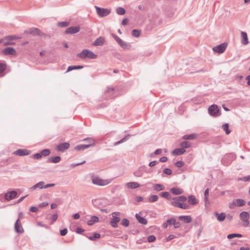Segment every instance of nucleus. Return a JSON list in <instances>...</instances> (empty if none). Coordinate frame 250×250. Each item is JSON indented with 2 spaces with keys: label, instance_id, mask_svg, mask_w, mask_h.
I'll use <instances>...</instances> for the list:
<instances>
[{
  "label": "nucleus",
  "instance_id": "f257e3e1",
  "mask_svg": "<svg viewBox=\"0 0 250 250\" xmlns=\"http://www.w3.org/2000/svg\"><path fill=\"white\" fill-rule=\"evenodd\" d=\"M172 199L174 200L171 202V205L172 206L184 209L189 208V206L187 204L182 203H184L187 201V198L186 196H180L175 197L173 198Z\"/></svg>",
  "mask_w": 250,
  "mask_h": 250
},
{
  "label": "nucleus",
  "instance_id": "f03ea898",
  "mask_svg": "<svg viewBox=\"0 0 250 250\" xmlns=\"http://www.w3.org/2000/svg\"><path fill=\"white\" fill-rule=\"evenodd\" d=\"M77 56L83 59L86 58L94 59L97 58L96 54L88 49L83 50L81 53H78Z\"/></svg>",
  "mask_w": 250,
  "mask_h": 250
},
{
  "label": "nucleus",
  "instance_id": "7ed1b4c3",
  "mask_svg": "<svg viewBox=\"0 0 250 250\" xmlns=\"http://www.w3.org/2000/svg\"><path fill=\"white\" fill-rule=\"evenodd\" d=\"M111 182L109 179H102L98 177H94L92 178V183L94 185L99 186H104L107 185Z\"/></svg>",
  "mask_w": 250,
  "mask_h": 250
},
{
  "label": "nucleus",
  "instance_id": "20e7f679",
  "mask_svg": "<svg viewBox=\"0 0 250 250\" xmlns=\"http://www.w3.org/2000/svg\"><path fill=\"white\" fill-rule=\"evenodd\" d=\"M208 111L209 114L214 117H218L221 115V111L216 104L210 105L208 108Z\"/></svg>",
  "mask_w": 250,
  "mask_h": 250
},
{
  "label": "nucleus",
  "instance_id": "39448f33",
  "mask_svg": "<svg viewBox=\"0 0 250 250\" xmlns=\"http://www.w3.org/2000/svg\"><path fill=\"white\" fill-rule=\"evenodd\" d=\"M96 12L98 15L100 17H104L107 16L110 13V10L108 9L98 7L97 6H95Z\"/></svg>",
  "mask_w": 250,
  "mask_h": 250
},
{
  "label": "nucleus",
  "instance_id": "423d86ee",
  "mask_svg": "<svg viewBox=\"0 0 250 250\" xmlns=\"http://www.w3.org/2000/svg\"><path fill=\"white\" fill-rule=\"evenodd\" d=\"M245 205V201L241 199L233 200L229 204V208L230 209L234 208L235 207H242Z\"/></svg>",
  "mask_w": 250,
  "mask_h": 250
},
{
  "label": "nucleus",
  "instance_id": "0eeeda50",
  "mask_svg": "<svg viewBox=\"0 0 250 250\" xmlns=\"http://www.w3.org/2000/svg\"><path fill=\"white\" fill-rule=\"evenodd\" d=\"M120 213L119 212H114L112 214V219L110 221V224L113 228H117L118 227L117 223L120 221V218L117 216L119 215Z\"/></svg>",
  "mask_w": 250,
  "mask_h": 250
},
{
  "label": "nucleus",
  "instance_id": "6e6552de",
  "mask_svg": "<svg viewBox=\"0 0 250 250\" xmlns=\"http://www.w3.org/2000/svg\"><path fill=\"white\" fill-rule=\"evenodd\" d=\"M227 46V44L226 43H223L220 45L216 46L213 48V51L221 54L223 53Z\"/></svg>",
  "mask_w": 250,
  "mask_h": 250
},
{
  "label": "nucleus",
  "instance_id": "1a4fd4ad",
  "mask_svg": "<svg viewBox=\"0 0 250 250\" xmlns=\"http://www.w3.org/2000/svg\"><path fill=\"white\" fill-rule=\"evenodd\" d=\"M13 154L20 156H26L30 154V151L26 149H19L13 152Z\"/></svg>",
  "mask_w": 250,
  "mask_h": 250
},
{
  "label": "nucleus",
  "instance_id": "9d476101",
  "mask_svg": "<svg viewBox=\"0 0 250 250\" xmlns=\"http://www.w3.org/2000/svg\"><path fill=\"white\" fill-rule=\"evenodd\" d=\"M2 53L5 55H16L17 52L15 49L12 47H8L4 48L2 51Z\"/></svg>",
  "mask_w": 250,
  "mask_h": 250
},
{
  "label": "nucleus",
  "instance_id": "9b49d317",
  "mask_svg": "<svg viewBox=\"0 0 250 250\" xmlns=\"http://www.w3.org/2000/svg\"><path fill=\"white\" fill-rule=\"evenodd\" d=\"M25 34H32L33 35L41 36L40 30L37 28H31L24 31Z\"/></svg>",
  "mask_w": 250,
  "mask_h": 250
},
{
  "label": "nucleus",
  "instance_id": "f8f14e48",
  "mask_svg": "<svg viewBox=\"0 0 250 250\" xmlns=\"http://www.w3.org/2000/svg\"><path fill=\"white\" fill-rule=\"evenodd\" d=\"M15 230L19 233L23 232L24 230L22 228L21 222L20 220V218H18L15 224Z\"/></svg>",
  "mask_w": 250,
  "mask_h": 250
},
{
  "label": "nucleus",
  "instance_id": "ddd939ff",
  "mask_svg": "<svg viewBox=\"0 0 250 250\" xmlns=\"http://www.w3.org/2000/svg\"><path fill=\"white\" fill-rule=\"evenodd\" d=\"M18 194L16 191H11L7 192L5 194V199L7 201L11 200L15 198Z\"/></svg>",
  "mask_w": 250,
  "mask_h": 250
},
{
  "label": "nucleus",
  "instance_id": "4468645a",
  "mask_svg": "<svg viewBox=\"0 0 250 250\" xmlns=\"http://www.w3.org/2000/svg\"><path fill=\"white\" fill-rule=\"evenodd\" d=\"M80 27L77 26H71L67 28L65 31V33L67 34H75L80 31Z\"/></svg>",
  "mask_w": 250,
  "mask_h": 250
},
{
  "label": "nucleus",
  "instance_id": "2eb2a0df",
  "mask_svg": "<svg viewBox=\"0 0 250 250\" xmlns=\"http://www.w3.org/2000/svg\"><path fill=\"white\" fill-rule=\"evenodd\" d=\"M70 146L68 143H63L59 145L57 147V150L61 152H63L66 149H68Z\"/></svg>",
  "mask_w": 250,
  "mask_h": 250
},
{
  "label": "nucleus",
  "instance_id": "dca6fc26",
  "mask_svg": "<svg viewBox=\"0 0 250 250\" xmlns=\"http://www.w3.org/2000/svg\"><path fill=\"white\" fill-rule=\"evenodd\" d=\"M114 91L113 87L108 88L104 92L105 98L107 99H112L113 98V94Z\"/></svg>",
  "mask_w": 250,
  "mask_h": 250
},
{
  "label": "nucleus",
  "instance_id": "f3484780",
  "mask_svg": "<svg viewBox=\"0 0 250 250\" xmlns=\"http://www.w3.org/2000/svg\"><path fill=\"white\" fill-rule=\"evenodd\" d=\"M105 42V39L103 37H100L97 38L93 43L92 45L94 46H101L104 44Z\"/></svg>",
  "mask_w": 250,
  "mask_h": 250
},
{
  "label": "nucleus",
  "instance_id": "a211bd4d",
  "mask_svg": "<svg viewBox=\"0 0 250 250\" xmlns=\"http://www.w3.org/2000/svg\"><path fill=\"white\" fill-rule=\"evenodd\" d=\"M169 190L171 193L175 195L181 194L184 192L183 189L179 188H171Z\"/></svg>",
  "mask_w": 250,
  "mask_h": 250
},
{
  "label": "nucleus",
  "instance_id": "6ab92c4d",
  "mask_svg": "<svg viewBox=\"0 0 250 250\" xmlns=\"http://www.w3.org/2000/svg\"><path fill=\"white\" fill-rule=\"evenodd\" d=\"M43 185L44 182L40 181L39 183H37L32 187H31L29 190L31 191H33L35 190L36 188H39V189H43Z\"/></svg>",
  "mask_w": 250,
  "mask_h": 250
},
{
  "label": "nucleus",
  "instance_id": "aec40b11",
  "mask_svg": "<svg viewBox=\"0 0 250 250\" xmlns=\"http://www.w3.org/2000/svg\"><path fill=\"white\" fill-rule=\"evenodd\" d=\"M125 186L129 188L134 189L140 187V185L137 182H131L127 183Z\"/></svg>",
  "mask_w": 250,
  "mask_h": 250
},
{
  "label": "nucleus",
  "instance_id": "412c9836",
  "mask_svg": "<svg viewBox=\"0 0 250 250\" xmlns=\"http://www.w3.org/2000/svg\"><path fill=\"white\" fill-rule=\"evenodd\" d=\"M214 215L217 217V219L219 222L223 221L226 216V214L224 212L219 213L218 212H214Z\"/></svg>",
  "mask_w": 250,
  "mask_h": 250
},
{
  "label": "nucleus",
  "instance_id": "4be33fe9",
  "mask_svg": "<svg viewBox=\"0 0 250 250\" xmlns=\"http://www.w3.org/2000/svg\"><path fill=\"white\" fill-rule=\"evenodd\" d=\"M91 146H92V144L79 145H77V146H76L75 147V149L76 150L81 151V150L88 148Z\"/></svg>",
  "mask_w": 250,
  "mask_h": 250
},
{
  "label": "nucleus",
  "instance_id": "5701e85b",
  "mask_svg": "<svg viewBox=\"0 0 250 250\" xmlns=\"http://www.w3.org/2000/svg\"><path fill=\"white\" fill-rule=\"evenodd\" d=\"M178 219L186 223H189L192 221L191 217L190 216L181 215L178 217Z\"/></svg>",
  "mask_w": 250,
  "mask_h": 250
},
{
  "label": "nucleus",
  "instance_id": "b1692460",
  "mask_svg": "<svg viewBox=\"0 0 250 250\" xmlns=\"http://www.w3.org/2000/svg\"><path fill=\"white\" fill-rule=\"evenodd\" d=\"M153 188L154 190L158 192L164 190L165 187L163 184H156L153 185Z\"/></svg>",
  "mask_w": 250,
  "mask_h": 250
},
{
  "label": "nucleus",
  "instance_id": "393cba45",
  "mask_svg": "<svg viewBox=\"0 0 250 250\" xmlns=\"http://www.w3.org/2000/svg\"><path fill=\"white\" fill-rule=\"evenodd\" d=\"M136 218L137 219V221L140 223V224H142L143 225H146L147 223V221L146 219L145 218L141 217L139 214H136L135 215Z\"/></svg>",
  "mask_w": 250,
  "mask_h": 250
},
{
  "label": "nucleus",
  "instance_id": "a878e982",
  "mask_svg": "<svg viewBox=\"0 0 250 250\" xmlns=\"http://www.w3.org/2000/svg\"><path fill=\"white\" fill-rule=\"evenodd\" d=\"M243 40L241 41V43L244 45H246L248 43V39L247 34L244 31H242L241 33Z\"/></svg>",
  "mask_w": 250,
  "mask_h": 250
},
{
  "label": "nucleus",
  "instance_id": "bb28decb",
  "mask_svg": "<svg viewBox=\"0 0 250 250\" xmlns=\"http://www.w3.org/2000/svg\"><path fill=\"white\" fill-rule=\"evenodd\" d=\"M188 202L191 205H195L197 203V199L193 195H189L188 198Z\"/></svg>",
  "mask_w": 250,
  "mask_h": 250
},
{
  "label": "nucleus",
  "instance_id": "cd10ccee",
  "mask_svg": "<svg viewBox=\"0 0 250 250\" xmlns=\"http://www.w3.org/2000/svg\"><path fill=\"white\" fill-rule=\"evenodd\" d=\"M186 150L182 147L175 149L172 153L175 155H180L184 154Z\"/></svg>",
  "mask_w": 250,
  "mask_h": 250
},
{
  "label": "nucleus",
  "instance_id": "c85d7f7f",
  "mask_svg": "<svg viewBox=\"0 0 250 250\" xmlns=\"http://www.w3.org/2000/svg\"><path fill=\"white\" fill-rule=\"evenodd\" d=\"M119 45L125 50H128L131 48V45L129 43L124 42L123 40Z\"/></svg>",
  "mask_w": 250,
  "mask_h": 250
},
{
  "label": "nucleus",
  "instance_id": "c756f323",
  "mask_svg": "<svg viewBox=\"0 0 250 250\" xmlns=\"http://www.w3.org/2000/svg\"><path fill=\"white\" fill-rule=\"evenodd\" d=\"M99 221V219L97 216H91V218L90 220L87 221V224L89 226H91L93 225L95 223H97Z\"/></svg>",
  "mask_w": 250,
  "mask_h": 250
},
{
  "label": "nucleus",
  "instance_id": "7c9ffc66",
  "mask_svg": "<svg viewBox=\"0 0 250 250\" xmlns=\"http://www.w3.org/2000/svg\"><path fill=\"white\" fill-rule=\"evenodd\" d=\"M197 137V135L196 134H192L190 135H185L183 136L182 138L185 140H191L194 139Z\"/></svg>",
  "mask_w": 250,
  "mask_h": 250
},
{
  "label": "nucleus",
  "instance_id": "2f4dec72",
  "mask_svg": "<svg viewBox=\"0 0 250 250\" xmlns=\"http://www.w3.org/2000/svg\"><path fill=\"white\" fill-rule=\"evenodd\" d=\"M240 217L241 220L248 219L250 217L249 213L247 211H243L240 214Z\"/></svg>",
  "mask_w": 250,
  "mask_h": 250
},
{
  "label": "nucleus",
  "instance_id": "473e14b6",
  "mask_svg": "<svg viewBox=\"0 0 250 250\" xmlns=\"http://www.w3.org/2000/svg\"><path fill=\"white\" fill-rule=\"evenodd\" d=\"M191 144L190 142H187V141L182 142L180 144L181 146L185 149V148H188L190 147L191 146Z\"/></svg>",
  "mask_w": 250,
  "mask_h": 250
},
{
  "label": "nucleus",
  "instance_id": "72a5a7b5",
  "mask_svg": "<svg viewBox=\"0 0 250 250\" xmlns=\"http://www.w3.org/2000/svg\"><path fill=\"white\" fill-rule=\"evenodd\" d=\"M130 137V135L128 134L127 135H126L124 138H123L122 139L120 140V141H118V142H116L114 143V146H117L122 143H124L126 141H127L128 139H129V137Z\"/></svg>",
  "mask_w": 250,
  "mask_h": 250
},
{
  "label": "nucleus",
  "instance_id": "f704fd0d",
  "mask_svg": "<svg viewBox=\"0 0 250 250\" xmlns=\"http://www.w3.org/2000/svg\"><path fill=\"white\" fill-rule=\"evenodd\" d=\"M61 157L57 156L50 158L49 161L50 162L53 163H57L61 161Z\"/></svg>",
  "mask_w": 250,
  "mask_h": 250
},
{
  "label": "nucleus",
  "instance_id": "c9c22d12",
  "mask_svg": "<svg viewBox=\"0 0 250 250\" xmlns=\"http://www.w3.org/2000/svg\"><path fill=\"white\" fill-rule=\"evenodd\" d=\"M242 235L239 233H231L228 235L227 238L229 239H231L235 237H242Z\"/></svg>",
  "mask_w": 250,
  "mask_h": 250
},
{
  "label": "nucleus",
  "instance_id": "e433bc0d",
  "mask_svg": "<svg viewBox=\"0 0 250 250\" xmlns=\"http://www.w3.org/2000/svg\"><path fill=\"white\" fill-rule=\"evenodd\" d=\"M160 195L163 198H167V199H170L171 197L169 196V193L167 191L161 192Z\"/></svg>",
  "mask_w": 250,
  "mask_h": 250
},
{
  "label": "nucleus",
  "instance_id": "4c0bfd02",
  "mask_svg": "<svg viewBox=\"0 0 250 250\" xmlns=\"http://www.w3.org/2000/svg\"><path fill=\"white\" fill-rule=\"evenodd\" d=\"M229 125L228 124H225L222 126V129L225 131L226 134H229L230 133V130L229 129Z\"/></svg>",
  "mask_w": 250,
  "mask_h": 250
},
{
  "label": "nucleus",
  "instance_id": "58836bf2",
  "mask_svg": "<svg viewBox=\"0 0 250 250\" xmlns=\"http://www.w3.org/2000/svg\"><path fill=\"white\" fill-rule=\"evenodd\" d=\"M116 12L118 15H123L125 13V10L124 8L119 7L116 9Z\"/></svg>",
  "mask_w": 250,
  "mask_h": 250
},
{
  "label": "nucleus",
  "instance_id": "ea45409f",
  "mask_svg": "<svg viewBox=\"0 0 250 250\" xmlns=\"http://www.w3.org/2000/svg\"><path fill=\"white\" fill-rule=\"evenodd\" d=\"M158 199V196L156 195H153L149 196L148 198V201L150 203L155 202L157 201Z\"/></svg>",
  "mask_w": 250,
  "mask_h": 250
},
{
  "label": "nucleus",
  "instance_id": "a19ab883",
  "mask_svg": "<svg viewBox=\"0 0 250 250\" xmlns=\"http://www.w3.org/2000/svg\"><path fill=\"white\" fill-rule=\"evenodd\" d=\"M172 222H173V218H171L170 219H168L166 223H164L163 224V227L164 229L167 228L168 225H172Z\"/></svg>",
  "mask_w": 250,
  "mask_h": 250
},
{
  "label": "nucleus",
  "instance_id": "79ce46f5",
  "mask_svg": "<svg viewBox=\"0 0 250 250\" xmlns=\"http://www.w3.org/2000/svg\"><path fill=\"white\" fill-rule=\"evenodd\" d=\"M140 33H141V32L139 30L133 29L132 31V36L133 37H136V38L139 37L140 36Z\"/></svg>",
  "mask_w": 250,
  "mask_h": 250
},
{
  "label": "nucleus",
  "instance_id": "37998d69",
  "mask_svg": "<svg viewBox=\"0 0 250 250\" xmlns=\"http://www.w3.org/2000/svg\"><path fill=\"white\" fill-rule=\"evenodd\" d=\"M42 156H47L50 154V150L48 149H44L41 151Z\"/></svg>",
  "mask_w": 250,
  "mask_h": 250
},
{
  "label": "nucleus",
  "instance_id": "c03bdc74",
  "mask_svg": "<svg viewBox=\"0 0 250 250\" xmlns=\"http://www.w3.org/2000/svg\"><path fill=\"white\" fill-rule=\"evenodd\" d=\"M4 39H5V40H6L7 41H11L17 40V39H19V37H18L17 36H15V35H12V36H6L5 37Z\"/></svg>",
  "mask_w": 250,
  "mask_h": 250
},
{
  "label": "nucleus",
  "instance_id": "a18cd8bd",
  "mask_svg": "<svg viewBox=\"0 0 250 250\" xmlns=\"http://www.w3.org/2000/svg\"><path fill=\"white\" fill-rule=\"evenodd\" d=\"M69 22L67 21H62L58 23V26L61 27H65L69 25Z\"/></svg>",
  "mask_w": 250,
  "mask_h": 250
},
{
  "label": "nucleus",
  "instance_id": "49530a36",
  "mask_svg": "<svg viewBox=\"0 0 250 250\" xmlns=\"http://www.w3.org/2000/svg\"><path fill=\"white\" fill-rule=\"evenodd\" d=\"M100 237V234L98 233H95L92 236H89L88 238L91 240H95L96 238Z\"/></svg>",
  "mask_w": 250,
  "mask_h": 250
},
{
  "label": "nucleus",
  "instance_id": "de8ad7c7",
  "mask_svg": "<svg viewBox=\"0 0 250 250\" xmlns=\"http://www.w3.org/2000/svg\"><path fill=\"white\" fill-rule=\"evenodd\" d=\"M121 224L124 227H126L129 225V221L127 219L124 218L122 219Z\"/></svg>",
  "mask_w": 250,
  "mask_h": 250
},
{
  "label": "nucleus",
  "instance_id": "09e8293b",
  "mask_svg": "<svg viewBox=\"0 0 250 250\" xmlns=\"http://www.w3.org/2000/svg\"><path fill=\"white\" fill-rule=\"evenodd\" d=\"M209 193V189L207 188L204 192V201L206 202V203L208 202V195Z\"/></svg>",
  "mask_w": 250,
  "mask_h": 250
},
{
  "label": "nucleus",
  "instance_id": "8fccbe9b",
  "mask_svg": "<svg viewBox=\"0 0 250 250\" xmlns=\"http://www.w3.org/2000/svg\"><path fill=\"white\" fill-rule=\"evenodd\" d=\"M173 222H172V225H173L174 228H179L181 226L180 223L179 222H176V219L174 218H173Z\"/></svg>",
  "mask_w": 250,
  "mask_h": 250
},
{
  "label": "nucleus",
  "instance_id": "3c124183",
  "mask_svg": "<svg viewBox=\"0 0 250 250\" xmlns=\"http://www.w3.org/2000/svg\"><path fill=\"white\" fill-rule=\"evenodd\" d=\"M84 141H86L89 143V144H92V146L95 144V141L92 138H87L83 140Z\"/></svg>",
  "mask_w": 250,
  "mask_h": 250
},
{
  "label": "nucleus",
  "instance_id": "603ef678",
  "mask_svg": "<svg viewBox=\"0 0 250 250\" xmlns=\"http://www.w3.org/2000/svg\"><path fill=\"white\" fill-rule=\"evenodd\" d=\"M112 36L118 44L122 42V40L121 38H120L118 36H117L116 35L113 34L112 35Z\"/></svg>",
  "mask_w": 250,
  "mask_h": 250
},
{
  "label": "nucleus",
  "instance_id": "864d4df0",
  "mask_svg": "<svg viewBox=\"0 0 250 250\" xmlns=\"http://www.w3.org/2000/svg\"><path fill=\"white\" fill-rule=\"evenodd\" d=\"M163 172L167 175H171L172 173V171L170 168H166L163 170Z\"/></svg>",
  "mask_w": 250,
  "mask_h": 250
},
{
  "label": "nucleus",
  "instance_id": "5fc2aeb1",
  "mask_svg": "<svg viewBox=\"0 0 250 250\" xmlns=\"http://www.w3.org/2000/svg\"><path fill=\"white\" fill-rule=\"evenodd\" d=\"M156 239L154 235H149L147 237V240L149 242H152Z\"/></svg>",
  "mask_w": 250,
  "mask_h": 250
},
{
  "label": "nucleus",
  "instance_id": "6e6d98bb",
  "mask_svg": "<svg viewBox=\"0 0 250 250\" xmlns=\"http://www.w3.org/2000/svg\"><path fill=\"white\" fill-rule=\"evenodd\" d=\"M42 154L41 153H36L33 155V158L35 159L39 160L42 158Z\"/></svg>",
  "mask_w": 250,
  "mask_h": 250
},
{
  "label": "nucleus",
  "instance_id": "4d7b16f0",
  "mask_svg": "<svg viewBox=\"0 0 250 250\" xmlns=\"http://www.w3.org/2000/svg\"><path fill=\"white\" fill-rule=\"evenodd\" d=\"M58 217V215L57 214H54L51 217V219L52 220V223H53L55 221H56Z\"/></svg>",
  "mask_w": 250,
  "mask_h": 250
},
{
  "label": "nucleus",
  "instance_id": "13d9d810",
  "mask_svg": "<svg viewBox=\"0 0 250 250\" xmlns=\"http://www.w3.org/2000/svg\"><path fill=\"white\" fill-rule=\"evenodd\" d=\"M242 220V225L244 227H248L249 225V221L248 219H243Z\"/></svg>",
  "mask_w": 250,
  "mask_h": 250
},
{
  "label": "nucleus",
  "instance_id": "bf43d9fd",
  "mask_svg": "<svg viewBox=\"0 0 250 250\" xmlns=\"http://www.w3.org/2000/svg\"><path fill=\"white\" fill-rule=\"evenodd\" d=\"M67 229L66 228L60 230V234L62 236H65L67 234Z\"/></svg>",
  "mask_w": 250,
  "mask_h": 250
},
{
  "label": "nucleus",
  "instance_id": "052dcab7",
  "mask_svg": "<svg viewBox=\"0 0 250 250\" xmlns=\"http://www.w3.org/2000/svg\"><path fill=\"white\" fill-rule=\"evenodd\" d=\"M134 174L136 177H141L142 176L143 172L141 170H137L134 172Z\"/></svg>",
  "mask_w": 250,
  "mask_h": 250
},
{
  "label": "nucleus",
  "instance_id": "680f3d73",
  "mask_svg": "<svg viewBox=\"0 0 250 250\" xmlns=\"http://www.w3.org/2000/svg\"><path fill=\"white\" fill-rule=\"evenodd\" d=\"M175 165L177 167H181L184 165V163L182 161H178Z\"/></svg>",
  "mask_w": 250,
  "mask_h": 250
},
{
  "label": "nucleus",
  "instance_id": "e2e57ef3",
  "mask_svg": "<svg viewBox=\"0 0 250 250\" xmlns=\"http://www.w3.org/2000/svg\"><path fill=\"white\" fill-rule=\"evenodd\" d=\"M6 68V65L3 63H0V73L2 72Z\"/></svg>",
  "mask_w": 250,
  "mask_h": 250
},
{
  "label": "nucleus",
  "instance_id": "0e129e2a",
  "mask_svg": "<svg viewBox=\"0 0 250 250\" xmlns=\"http://www.w3.org/2000/svg\"><path fill=\"white\" fill-rule=\"evenodd\" d=\"M48 202H42L39 204V207L40 208L45 207L48 206Z\"/></svg>",
  "mask_w": 250,
  "mask_h": 250
},
{
  "label": "nucleus",
  "instance_id": "69168bd1",
  "mask_svg": "<svg viewBox=\"0 0 250 250\" xmlns=\"http://www.w3.org/2000/svg\"><path fill=\"white\" fill-rule=\"evenodd\" d=\"M84 231V229L81 228H78L76 229V232L78 234H81Z\"/></svg>",
  "mask_w": 250,
  "mask_h": 250
},
{
  "label": "nucleus",
  "instance_id": "338daca9",
  "mask_svg": "<svg viewBox=\"0 0 250 250\" xmlns=\"http://www.w3.org/2000/svg\"><path fill=\"white\" fill-rule=\"evenodd\" d=\"M162 152V149H160V148H159V149H157L154 152V154L155 155H159V154H160Z\"/></svg>",
  "mask_w": 250,
  "mask_h": 250
},
{
  "label": "nucleus",
  "instance_id": "774afa93",
  "mask_svg": "<svg viewBox=\"0 0 250 250\" xmlns=\"http://www.w3.org/2000/svg\"><path fill=\"white\" fill-rule=\"evenodd\" d=\"M38 209L37 207H31L30 208V210L33 212H37Z\"/></svg>",
  "mask_w": 250,
  "mask_h": 250
}]
</instances>
